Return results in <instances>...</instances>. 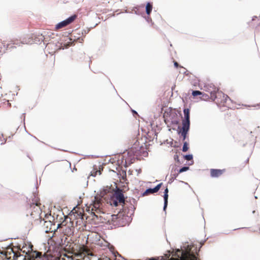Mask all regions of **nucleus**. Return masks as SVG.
I'll list each match as a JSON object with an SVG mask.
<instances>
[{
  "label": "nucleus",
  "mask_w": 260,
  "mask_h": 260,
  "mask_svg": "<svg viewBox=\"0 0 260 260\" xmlns=\"http://www.w3.org/2000/svg\"><path fill=\"white\" fill-rule=\"evenodd\" d=\"M108 202L111 205L115 207L121 205L123 212L124 214L133 212L135 209L134 206L133 204H131L129 206L128 202L125 201L122 190L119 188H117L115 191H113Z\"/></svg>",
  "instance_id": "obj_1"
},
{
  "label": "nucleus",
  "mask_w": 260,
  "mask_h": 260,
  "mask_svg": "<svg viewBox=\"0 0 260 260\" xmlns=\"http://www.w3.org/2000/svg\"><path fill=\"white\" fill-rule=\"evenodd\" d=\"M201 94H202V92L199 90H194V91H193L192 92V95L193 96H196L199 95H201Z\"/></svg>",
  "instance_id": "obj_18"
},
{
  "label": "nucleus",
  "mask_w": 260,
  "mask_h": 260,
  "mask_svg": "<svg viewBox=\"0 0 260 260\" xmlns=\"http://www.w3.org/2000/svg\"><path fill=\"white\" fill-rule=\"evenodd\" d=\"M83 252L87 255L93 256V253L90 250L86 248H84Z\"/></svg>",
  "instance_id": "obj_15"
},
{
  "label": "nucleus",
  "mask_w": 260,
  "mask_h": 260,
  "mask_svg": "<svg viewBox=\"0 0 260 260\" xmlns=\"http://www.w3.org/2000/svg\"><path fill=\"white\" fill-rule=\"evenodd\" d=\"M168 192H169V190H168V188L167 187L165 190V191H164V210H166V208H167V205H168Z\"/></svg>",
  "instance_id": "obj_12"
},
{
  "label": "nucleus",
  "mask_w": 260,
  "mask_h": 260,
  "mask_svg": "<svg viewBox=\"0 0 260 260\" xmlns=\"http://www.w3.org/2000/svg\"><path fill=\"white\" fill-rule=\"evenodd\" d=\"M34 215V214L32 212V213H31V216H33Z\"/></svg>",
  "instance_id": "obj_25"
},
{
  "label": "nucleus",
  "mask_w": 260,
  "mask_h": 260,
  "mask_svg": "<svg viewBox=\"0 0 260 260\" xmlns=\"http://www.w3.org/2000/svg\"><path fill=\"white\" fill-rule=\"evenodd\" d=\"M189 169V167H184L183 168H182L181 169H180L179 171V173H182V172H185L187 170H188Z\"/></svg>",
  "instance_id": "obj_20"
},
{
  "label": "nucleus",
  "mask_w": 260,
  "mask_h": 260,
  "mask_svg": "<svg viewBox=\"0 0 260 260\" xmlns=\"http://www.w3.org/2000/svg\"><path fill=\"white\" fill-rule=\"evenodd\" d=\"M114 189L109 187H106L100 192V196H98L100 199L103 198L104 200L107 201L110 198L111 194L113 192ZM96 197H98L96 196ZM102 202V199H101Z\"/></svg>",
  "instance_id": "obj_5"
},
{
  "label": "nucleus",
  "mask_w": 260,
  "mask_h": 260,
  "mask_svg": "<svg viewBox=\"0 0 260 260\" xmlns=\"http://www.w3.org/2000/svg\"><path fill=\"white\" fill-rule=\"evenodd\" d=\"M209 98L210 97L208 94L202 92V94H201L200 99L202 100L206 101L208 100L209 99Z\"/></svg>",
  "instance_id": "obj_17"
},
{
  "label": "nucleus",
  "mask_w": 260,
  "mask_h": 260,
  "mask_svg": "<svg viewBox=\"0 0 260 260\" xmlns=\"http://www.w3.org/2000/svg\"><path fill=\"white\" fill-rule=\"evenodd\" d=\"M98 260H111V259L109 256L103 254L100 257L98 258Z\"/></svg>",
  "instance_id": "obj_16"
},
{
  "label": "nucleus",
  "mask_w": 260,
  "mask_h": 260,
  "mask_svg": "<svg viewBox=\"0 0 260 260\" xmlns=\"http://www.w3.org/2000/svg\"><path fill=\"white\" fill-rule=\"evenodd\" d=\"M30 208H36V210L35 211V212H36L37 214L39 215L40 212V208L39 207V205L38 203L36 204V205L33 204L32 205L30 206Z\"/></svg>",
  "instance_id": "obj_14"
},
{
  "label": "nucleus",
  "mask_w": 260,
  "mask_h": 260,
  "mask_svg": "<svg viewBox=\"0 0 260 260\" xmlns=\"http://www.w3.org/2000/svg\"><path fill=\"white\" fill-rule=\"evenodd\" d=\"M225 172V169H213L210 170V175L212 177H219Z\"/></svg>",
  "instance_id": "obj_8"
},
{
  "label": "nucleus",
  "mask_w": 260,
  "mask_h": 260,
  "mask_svg": "<svg viewBox=\"0 0 260 260\" xmlns=\"http://www.w3.org/2000/svg\"><path fill=\"white\" fill-rule=\"evenodd\" d=\"M189 125H182V130L181 131V136L183 138V140H184L186 139V135L187 134V133L189 129Z\"/></svg>",
  "instance_id": "obj_11"
},
{
  "label": "nucleus",
  "mask_w": 260,
  "mask_h": 260,
  "mask_svg": "<svg viewBox=\"0 0 260 260\" xmlns=\"http://www.w3.org/2000/svg\"><path fill=\"white\" fill-rule=\"evenodd\" d=\"M188 144H187V143L186 142H185L183 144L182 151L183 152H186L188 150Z\"/></svg>",
  "instance_id": "obj_19"
},
{
  "label": "nucleus",
  "mask_w": 260,
  "mask_h": 260,
  "mask_svg": "<svg viewBox=\"0 0 260 260\" xmlns=\"http://www.w3.org/2000/svg\"><path fill=\"white\" fill-rule=\"evenodd\" d=\"M162 183H160L156 186L154 188H148L144 192V196H147L149 194L157 192L160 188Z\"/></svg>",
  "instance_id": "obj_10"
},
{
  "label": "nucleus",
  "mask_w": 260,
  "mask_h": 260,
  "mask_svg": "<svg viewBox=\"0 0 260 260\" xmlns=\"http://www.w3.org/2000/svg\"><path fill=\"white\" fill-rule=\"evenodd\" d=\"M184 115V119L182 120V125L190 126V115L189 110L188 109H184L183 110Z\"/></svg>",
  "instance_id": "obj_9"
},
{
  "label": "nucleus",
  "mask_w": 260,
  "mask_h": 260,
  "mask_svg": "<svg viewBox=\"0 0 260 260\" xmlns=\"http://www.w3.org/2000/svg\"><path fill=\"white\" fill-rule=\"evenodd\" d=\"M210 98L219 106L226 107L229 97L222 91L211 92Z\"/></svg>",
  "instance_id": "obj_3"
},
{
  "label": "nucleus",
  "mask_w": 260,
  "mask_h": 260,
  "mask_svg": "<svg viewBox=\"0 0 260 260\" xmlns=\"http://www.w3.org/2000/svg\"><path fill=\"white\" fill-rule=\"evenodd\" d=\"M185 159L187 160H190L192 159L193 157H192V155H191V154H189V155H186L184 156Z\"/></svg>",
  "instance_id": "obj_21"
},
{
  "label": "nucleus",
  "mask_w": 260,
  "mask_h": 260,
  "mask_svg": "<svg viewBox=\"0 0 260 260\" xmlns=\"http://www.w3.org/2000/svg\"><path fill=\"white\" fill-rule=\"evenodd\" d=\"M152 10V5L150 3H148L146 6V12L147 15H150Z\"/></svg>",
  "instance_id": "obj_13"
},
{
  "label": "nucleus",
  "mask_w": 260,
  "mask_h": 260,
  "mask_svg": "<svg viewBox=\"0 0 260 260\" xmlns=\"http://www.w3.org/2000/svg\"><path fill=\"white\" fill-rule=\"evenodd\" d=\"M77 17V16L76 15L71 16L66 20L62 21V22L58 23L56 26L55 28L56 29H59L60 28H61L63 27L66 26L67 25H69V24L71 23L72 22H73L76 18Z\"/></svg>",
  "instance_id": "obj_6"
},
{
  "label": "nucleus",
  "mask_w": 260,
  "mask_h": 260,
  "mask_svg": "<svg viewBox=\"0 0 260 260\" xmlns=\"http://www.w3.org/2000/svg\"><path fill=\"white\" fill-rule=\"evenodd\" d=\"M126 217L122 212H119L117 214L112 215V221L114 225L123 226L125 224L124 219Z\"/></svg>",
  "instance_id": "obj_4"
},
{
  "label": "nucleus",
  "mask_w": 260,
  "mask_h": 260,
  "mask_svg": "<svg viewBox=\"0 0 260 260\" xmlns=\"http://www.w3.org/2000/svg\"><path fill=\"white\" fill-rule=\"evenodd\" d=\"M196 253L197 255L198 254V253H197V248H196Z\"/></svg>",
  "instance_id": "obj_24"
},
{
  "label": "nucleus",
  "mask_w": 260,
  "mask_h": 260,
  "mask_svg": "<svg viewBox=\"0 0 260 260\" xmlns=\"http://www.w3.org/2000/svg\"><path fill=\"white\" fill-rule=\"evenodd\" d=\"M42 256V253L40 252H37V254H36V258H38V257H41Z\"/></svg>",
  "instance_id": "obj_22"
},
{
  "label": "nucleus",
  "mask_w": 260,
  "mask_h": 260,
  "mask_svg": "<svg viewBox=\"0 0 260 260\" xmlns=\"http://www.w3.org/2000/svg\"><path fill=\"white\" fill-rule=\"evenodd\" d=\"M174 66L176 68H178L179 67V64L176 61H175Z\"/></svg>",
  "instance_id": "obj_23"
},
{
  "label": "nucleus",
  "mask_w": 260,
  "mask_h": 260,
  "mask_svg": "<svg viewBox=\"0 0 260 260\" xmlns=\"http://www.w3.org/2000/svg\"><path fill=\"white\" fill-rule=\"evenodd\" d=\"M103 167L101 165L99 166H97L96 165H94L93 166V169L92 171L90 172V176L95 177L98 174L101 175L102 173V171H103Z\"/></svg>",
  "instance_id": "obj_7"
},
{
  "label": "nucleus",
  "mask_w": 260,
  "mask_h": 260,
  "mask_svg": "<svg viewBox=\"0 0 260 260\" xmlns=\"http://www.w3.org/2000/svg\"><path fill=\"white\" fill-rule=\"evenodd\" d=\"M102 204L101 199L98 197H94V199L89 205L88 204L86 205L85 209H80V208L78 206L74 208L71 211V215L74 214L76 218H83V212L85 211L91 214L96 216L95 214L101 212Z\"/></svg>",
  "instance_id": "obj_2"
}]
</instances>
